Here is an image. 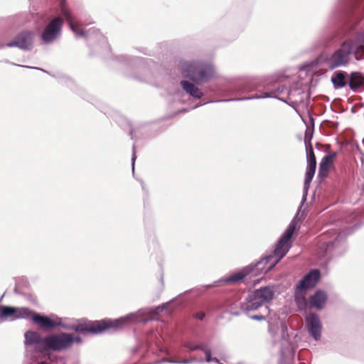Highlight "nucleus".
Segmentation results:
<instances>
[{"label": "nucleus", "mask_w": 364, "mask_h": 364, "mask_svg": "<svg viewBox=\"0 0 364 364\" xmlns=\"http://www.w3.org/2000/svg\"><path fill=\"white\" fill-rule=\"evenodd\" d=\"M360 0H340L335 15L338 19L356 14V8Z\"/></svg>", "instance_id": "nucleus-14"}, {"label": "nucleus", "mask_w": 364, "mask_h": 364, "mask_svg": "<svg viewBox=\"0 0 364 364\" xmlns=\"http://www.w3.org/2000/svg\"><path fill=\"white\" fill-rule=\"evenodd\" d=\"M306 329L309 335L316 341H318L321 338L322 323L318 315L311 312L305 318Z\"/></svg>", "instance_id": "nucleus-13"}, {"label": "nucleus", "mask_w": 364, "mask_h": 364, "mask_svg": "<svg viewBox=\"0 0 364 364\" xmlns=\"http://www.w3.org/2000/svg\"><path fill=\"white\" fill-rule=\"evenodd\" d=\"M6 63H10L11 65H16V66H20V67H23V68H31V69H36V70H41V71H43V72H46L42 68H36V67H30V66H26V65H17V64H15L14 63H10L9 60H6L5 61Z\"/></svg>", "instance_id": "nucleus-35"}, {"label": "nucleus", "mask_w": 364, "mask_h": 364, "mask_svg": "<svg viewBox=\"0 0 364 364\" xmlns=\"http://www.w3.org/2000/svg\"><path fill=\"white\" fill-rule=\"evenodd\" d=\"M134 77L139 80H141V81H145L146 80V77H136V76H134Z\"/></svg>", "instance_id": "nucleus-41"}, {"label": "nucleus", "mask_w": 364, "mask_h": 364, "mask_svg": "<svg viewBox=\"0 0 364 364\" xmlns=\"http://www.w3.org/2000/svg\"><path fill=\"white\" fill-rule=\"evenodd\" d=\"M313 137V130L307 129L305 132L304 144L305 147L307 149L309 146H312L311 141Z\"/></svg>", "instance_id": "nucleus-30"}, {"label": "nucleus", "mask_w": 364, "mask_h": 364, "mask_svg": "<svg viewBox=\"0 0 364 364\" xmlns=\"http://www.w3.org/2000/svg\"><path fill=\"white\" fill-rule=\"evenodd\" d=\"M248 275L254 277L252 267L249 265L243 267L240 272L232 274L231 276L225 278L220 279L213 282L214 285H223L225 284L234 283L242 280Z\"/></svg>", "instance_id": "nucleus-15"}, {"label": "nucleus", "mask_w": 364, "mask_h": 364, "mask_svg": "<svg viewBox=\"0 0 364 364\" xmlns=\"http://www.w3.org/2000/svg\"><path fill=\"white\" fill-rule=\"evenodd\" d=\"M299 221V213H296L276 243L273 252L263 256L257 262L250 264L252 267L254 277L261 274H265L270 272L285 257L290 249L289 241L291 238Z\"/></svg>", "instance_id": "nucleus-3"}, {"label": "nucleus", "mask_w": 364, "mask_h": 364, "mask_svg": "<svg viewBox=\"0 0 364 364\" xmlns=\"http://www.w3.org/2000/svg\"><path fill=\"white\" fill-rule=\"evenodd\" d=\"M274 289L269 286L260 287L250 293L245 301L234 302L229 306L230 314L233 316L247 315L256 321H267L269 333L274 338L277 333L273 326V319L276 314L266 305L274 296Z\"/></svg>", "instance_id": "nucleus-1"}, {"label": "nucleus", "mask_w": 364, "mask_h": 364, "mask_svg": "<svg viewBox=\"0 0 364 364\" xmlns=\"http://www.w3.org/2000/svg\"><path fill=\"white\" fill-rule=\"evenodd\" d=\"M133 132H134V130H133V129H131V130H130V135H131V138H132V139H133Z\"/></svg>", "instance_id": "nucleus-43"}, {"label": "nucleus", "mask_w": 364, "mask_h": 364, "mask_svg": "<svg viewBox=\"0 0 364 364\" xmlns=\"http://www.w3.org/2000/svg\"><path fill=\"white\" fill-rule=\"evenodd\" d=\"M63 19L60 16L53 18L44 28L41 38L45 44H50L58 39L62 33Z\"/></svg>", "instance_id": "nucleus-11"}, {"label": "nucleus", "mask_w": 364, "mask_h": 364, "mask_svg": "<svg viewBox=\"0 0 364 364\" xmlns=\"http://www.w3.org/2000/svg\"><path fill=\"white\" fill-rule=\"evenodd\" d=\"M287 92V87L285 85H279L277 86V87L271 90L270 91H266L262 95H255L251 97L221 100H218L217 102L245 101V100H255V99H265V98H275L280 101L285 102V100L279 97L277 95L286 93Z\"/></svg>", "instance_id": "nucleus-12"}, {"label": "nucleus", "mask_w": 364, "mask_h": 364, "mask_svg": "<svg viewBox=\"0 0 364 364\" xmlns=\"http://www.w3.org/2000/svg\"><path fill=\"white\" fill-rule=\"evenodd\" d=\"M198 348V350H202L203 353H205V350H209L210 348H208V346L205 343H200L198 345H196V348Z\"/></svg>", "instance_id": "nucleus-32"}, {"label": "nucleus", "mask_w": 364, "mask_h": 364, "mask_svg": "<svg viewBox=\"0 0 364 364\" xmlns=\"http://www.w3.org/2000/svg\"><path fill=\"white\" fill-rule=\"evenodd\" d=\"M306 289H300L296 284L294 297V301L299 307L304 306L306 304V299L304 293L303 292Z\"/></svg>", "instance_id": "nucleus-25"}, {"label": "nucleus", "mask_w": 364, "mask_h": 364, "mask_svg": "<svg viewBox=\"0 0 364 364\" xmlns=\"http://www.w3.org/2000/svg\"><path fill=\"white\" fill-rule=\"evenodd\" d=\"M35 34L31 31H23L18 33L14 39L8 43H3L0 42V49L5 47H16L24 51H29L33 49Z\"/></svg>", "instance_id": "nucleus-10"}, {"label": "nucleus", "mask_w": 364, "mask_h": 364, "mask_svg": "<svg viewBox=\"0 0 364 364\" xmlns=\"http://www.w3.org/2000/svg\"><path fill=\"white\" fill-rule=\"evenodd\" d=\"M183 346L187 348L189 352H193L194 350H198V348H195L196 346L193 345L191 342H185L183 343Z\"/></svg>", "instance_id": "nucleus-33"}, {"label": "nucleus", "mask_w": 364, "mask_h": 364, "mask_svg": "<svg viewBox=\"0 0 364 364\" xmlns=\"http://www.w3.org/2000/svg\"><path fill=\"white\" fill-rule=\"evenodd\" d=\"M163 361L168 363H173V364H190L192 363L197 362V359L195 358H191L189 359H181V360L163 358Z\"/></svg>", "instance_id": "nucleus-29"}, {"label": "nucleus", "mask_w": 364, "mask_h": 364, "mask_svg": "<svg viewBox=\"0 0 364 364\" xmlns=\"http://www.w3.org/2000/svg\"><path fill=\"white\" fill-rule=\"evenodd\" d=\"M204 353L205 355V361L207 363H211L212 362L211 359L213 358V357L211 355L212 353H211L210 349L209 350H205V353Z\"/></svg>", "instance_id": "nucleus-36"}, {"label": "nucleus", "mask_w": 364, "mask_h": 364, "mask_svg": "<svg viewBox=\"0 0 364 364\" xmlns=\"http://www.w3.org/2000/svg\"><path fill=\"white\" fill-rule=\"evenodd\" d=\"M321 278V272L319 269H314L309 271L297 284L301 289L307 290L316 285Z\"/></svg>", "instance_id": "nucleus-16"}, {"label": "nucleus", "mask_w": 364, "mask_h": 364, "mask_svg": "<svg viewBox=\"0 0 364 364\" xmlns=\"http://www.w3.org/2000/svg\"><path fill=\"white\" fill-rule=\"evenodd\" d=\"M307 166L316 168V159L312 146L306 149Z\"/></svg>", "instance_id": "nucleus-28"}, {"label": "nucleus", "mask_w": 364, "mask_h": 364, "mask_svg": "<svg viewBox=\"0 0 364 364\" xmlns=\"http://www.w3.org/2000/svg\"><path fill=\"white\" fill-rule=\"evenodd\" d=\"M276 345H277V342H276V341H275V340H274V341H272V346H276Z\"/></svg>", "instance_id": "nucleus-45"}, {"label": "nucleus", "mask_w": 364, "mask_h": 364, "mask_svg": "<svg viewBox=\"0 0 364 364\" xmlns=\"http://www.w3.org/2000/svg\"><path fill=\"white\" fill-rule=\"evenodd\" d=\"M193 316L196 319L202 321L205 318V314L204 312L200 311V312H196V313L193 314Z\"/></svg>", "instance_id": "nucleus-34"}, {"label": "nucleus", "mask_w": 364, "mask_h": 364, "mask_svg": "<svg viewBox=\"0 0 364 364\" xmlns=\"http://www.w3.org/2000/svg\"><path fill=\"white\" fill-rule=\"evenodd\" d=\"M181 85L183 90L193 98L200 99L203 96L200 89L188 80H181Z\"/></svg>", "instance_id": "nucleus-19"}, {"label": "nucleus", "mask_w": 364, "mask_h": 364, "mask_svg": "<svg viewBox=\"0 0 364 364\" xmlns=\"http://www.w3.org/2000/svg\"><path fill=\"white\" fill-rule=\"evenodd\" d=\"M281 331H282V333H288L287 325L284 322H282L281 323Z\"/></svg>", "instance_id": "nucleus-37"}, {"label": "nucleus", "mask_w": 364, "mask_h": 364, "mask_svg": "<svg viewBox=\"0 0 364 364\" xmlns=\"http://www.w3.org/2000/svg\"><path fill=\"white\" fill-rule=\"evenodd\" d=\"M24 344L26 346H34L36 352L43 353L50 351H62L70 347L74 343H81L82 339L80 336L61 333L42 337L34 331H27L24 333Z\"/></svg>", "instance_id": "nucleus-2"}, {"label": "nucleus", "mask_w": 364, "mask_h": 364, "mask_svg": "<svg viewBox=\"0 0 364 364\" xmlns=\"http://www.w3.org/2000/svg\"><path fill=\"white\" fill-rule=\"evenodd\" d=\"M171 301H168V302H166V303H164L162 304L161 305H159L161 309H162V310H165L168 308V306H169Z\"/></svg>", "instance_id": "nucleus-39"}, {"label": "nucleus", "mask_w": 364, "mask_h": 364, "mask_svg": "<svg viewBox=\"0 0 364 364\" xmlns=\"http://www.w3.org/2000/svg\"><path fill=\"white\" fill-rule=\"evenodd\" d=\"M256 89L255 80H247L240 83L237 90L242 92H252Z\"/></svg>", "instance_id": "nucleus-26"}, {"label": "nucleus", "mask_w": 364, "mask_h": 364, "mask_svg": "<svg viewBox=\"0 0 364 364\" xmlns=\"http://www.w3.org/2000/svg\"><path fill=\"white\" fill-rule=\"evenodd\" d=\"M161 311H163L162 309H161L160 306H158L153 309H141L136 312L128 314L113 321L114 329L120 328L132 321L135 323H146L153 320V317Z\"/></svg>", "instance_id": "nucleus-9"}, {"label": "nucleus", "mask_w": 364, "mask_h": 364, "mask_svg": "<svg viewBox=\"0 0 364 364\" xmlns=\"http://www.w3.org/2000/svg\"><path fill=\"white\" fill-rule=\"evenodd\" d=\"M351 56L358 61L364 59V30L343 41L340 47L331 55L326 64L330 70L346 67Z\"/></svg>", "instance_id": "nucleus-4"}, {"label": "nucleus", "mask_w": 364, "mask_h": 364, "mask_svg": "<svg viewBox=\"0 0 364 364\" xmlns=\"http://www.w3.org/2000/svg\"><path fill=\"white\" fill-rule=\"evenodd\" d=\"M136 147L135 145H133L132 147V173H134V163L136 161Z\"/></svg>", "instance_id": "nucleus-31"}, {"label": "nucleus", "mask_w": 364, "mask_h": 364, "mask_svg": "<svg viewBox=\"0 0 364 364\" xmlns=\"http://www.w3.org/2000/svg\"><path fill=\"white\" fill-rule=\"evenodd\" d=\"M256 283H259V280L257 279V282H254V284H255Z\"/></svg>", "instance_id": "nucleus-46"}, {"label": "nucleus", "mask_w": 364, "mask_h": 364, "mask_svg": "<svg viewBox=\"0 0 364 364\" xmlns=\"http://www.w3.org/2000/svg\"><path fill=\"white\" fill-rule=\"evenodd\" d=\"M211 360H212V362H214V363H216L218 364H223V363H220L219 360L215 357H213V358Z\"/></svg>", "instance_id": "nucleus-40"}, {"label": "nucleus", "mask_w": 364, "mask_h": 364, "mask_svg": "<svg viewBox=\"0 0 364 364\" xmlns=\"http://www.w3.org/2000/svg\"><path fill=\"white\" fill-rule=\"evenodd\" d=\"M199 107V105H196V107Z\"/></svg>", "instance_id": "nucleus-48"}, {"label": "nucleus", "mask_w": 364, "mask_h": 364, "mask_svg": "<svg viewBox=\"0 0 364 364\" xmlns=\"http://www.w3.org/2000/svg\"><path fill=\"white\" fill-rule=\"evenodd\" d=\"M289 337V336L288 333H282L281 338H282V342H288Z\"/></svg>", "instance_id": "nucleus-38"}, {"label": "nucleus", "mask_w": 364, "mask_h": 364, "mask_svg": "<svg viewBox=\"0 0 364 364\" xmlns=\"http://www.w3.org/2000/svg\"><path fill=\"white\" fill-rule=\"evenodd\" d=\"M213 286V284H208V285L205 286V289H209L210 287H211Z\"/></svg>", "instance_id": "nucleus-44"}, {"label": "nucleus", "mask_w": 364, "mask_h": 364, "mask_svg": "<svg viewBox=\"0 0 364 364\" xmlns=\"http://www.w3.org/2000/svg\"><path fill=\"white\" fill-rule=\"evenodd\" d=\"M346 73L342 70L336 72L331 77V82L335 89L343 88L346 85Z\"/></svg>", "instance_id": "nucleus-22"}, {"label": "nucleus", "mask_w": 364, "mask_h": 364, "mask_svg": "<svg viewBox=\"0 0 364 364\" xmlns=\"http://www.w3.org/2000/svg\"><path fill=\"white\" fill-rule=\"evenodd\" d=\"M337 156L336 152H331L323 157L318 168V176L323 177L327 175L328 164L331 163Z\"/></svg>", "instance_id": "nucleus-20"}, {"label": "nucleus", "mask_w": 364, "mask_h": 364, "mask_svg": "<svg viewBox=\"0 0 364 364\" xmlns=\"http://www.w3.org/2000/svg\"><path fill=\"white\" fill-rule=\"evenodd\" d=\"M119 63H122L127 66H132L136 64L141 63L144 61L143 58L134 57L129 58L127 55L118 56L116 58Z\"/></svg>", "instance_id": "nucleus-24"}, {"label": "nucleus", "mask_w": 364, "mask_h": 364, "mask_svg": "<svg viewBox=\"0 0 364 364\" xmlns=\"http://www.w3.org/2000/svg\"><path fill=\"white\" fill-rule=\"evenodd\" d=\"M327 300V294L323 290H317L309 297V303L311 308L322 309Z\"/></svg>", "instance_id": "nucleus-18"}, {"label": "nucleus", "mask_w": 364, "mask_h": 364, "mask_svg": "<svg viewBox=\"0 0 364 364\" xmlns=\"http://www.w3.org/2000/svg\"><path fill=\"white\" fill-rule=\"evenodd\" d=\"M15 311V306L0 305V318L4 321L7 318H11V320L14 321Z\"/></svg>", "instance_id": "nucleus-23"}, {"label": "nucleus", "mask_w": 364, "mask_h": 364, "mask_svg": "<svg viewBox=\"0 0 364 364\" xmlns=\"http://www.w3.org/2000/svg\"><path fill=\"white\" fill-rule=\"evenodd\" d=\"M183 75L196 83L208 82L214 76V68L210 63L202 60H181Z\"/></svg>", "instance_id": "nucleus-7"}, {"label": "nucleus", "mask_w": 364, "mask_h": 364, "mask_svg": "<svg viewBox=\"0 0 364 364\" xmlns=\"http://www.w3.org/2000/svg\"><path fill=\"white\" fill-rule=\"evenodd\" d=\"M140 183H141V185L142 189H143L144 191H145V187H144V181L141 180V181H140Z\"/></svg>", "instance_id": "nucleus-42"}, {"label": "nucleus", "mask_w": 364, "mask_h": 364, "mask_svg": "<svg viewBox=\"0 0 364 364\" xmlns=\"http://www.w3.org/2000/svg\"><path fill=\"white\" fill-rule=\"evenodd\" d=\"M315 171H316V168L311 167V166L306 167L305 179H304V183L303 197H302V200L301 201V204H300V206H299L298 212H297V213H299V212H300L303 205L304 204V203L306 200L308 191H309V188L310 186V183H311V181L314 178V176L315 174ZM304 218H305V215H304V213H302L300 216L299 215V220L304 219Z\"/></svg>", "instance_id": "nucleus-17"}, {"label": "nucleus", "mask_w": 364, "mask_h": 364, "mask_svg": "<svg viewBox=\"0 0 364 364\" xmlns=\"http://www.w3.org/2000/svg\"><path fill=\"white\" fill-rule=\"evenodd\" d=\"M60 14L65 18L70 30L74 33L76 38H84L87 40L92 38L97 41L105 40L104 36L97 28L92 27L88 29H85L82 25L75 24L73 14L63 3L60 6Z\"/></svg>", "instance_id": "nucleus-8"}, {"label": "nucleus", "mask_w": 364, "mask_h": 364, "mask_svg": "<svg viewBox=\"0 0 364 364\" xmlns=\"http://www.w3.org/2000/svg\"><path fill=\"white\" fill-rule=\"evenodd\" d=\"M33 323L45 330L61 327L64 330L74 331L84 334L87 333H99L109 328H114V322L112 320L95 321H92L89 326H84L78 323H65L63 318L55 315H51L50 317L46 315L36 314L33 317Z\"/></svg>", "instance_id": "nucleus-5"}, {"label": "nucleus", "mask_w": 364, "mask_h": 364, "mask_svg": "<svg viewBox=\"0 0 364 364\" xmlns=\"http://www.w3.org/2000/svg\"><path fill=\"white\" fill-rule=\"evenodd\" d=\"M358 77H362L361 74L359 73H352L350 74V81L349 82V87L350 90L353 91H356L358 88L363 85V80L358 81H353V79Z\"/></svg>", "instance_id": "nucleus-27"}, {"label": "nucleus", "mask_w": 364, "mask_h": 364, "mask_svg": "<svg viewBox=\"0 0 364 364\" xmlns=\"http://www.w3.org/2000/svg\"><path fill=\"white\" fill-rule=\"evenodd\" d=\"M311 121L312 123H314V119L312 117L311 118Z\"/></svg>", "instance_id": "nucleus-47"}, {"label": "nucleus", "mask_w": 364, "mask_h": 364, "mask_svg": "<svg viewBox=\"0 0 364 364\" xmlns=\"http://www.w3.org/2000/svg\"><path fill=\"white\" fill-rule=\"evenodd\" d=\"M36 314H39L31 311L27 307H16L14 320L31 318V320L33 321V317Z\"/></svg>", "instance_id": "nucleus-21"}, {"label": "nucleus", "mask_w": 364, "mask_h": 364, "mask_svg": "<svg viewBox=\"0 0 364 364\" xmlns=\"http://www.w3.org/2000/svg\"><path fill=\"white\" fill-rule=\"evenodd\" d=\"M347 231L345 230L338 232L336 230H331L326 232L320 240V257L331 258L342 255L346 250Z\"/></svg>", "instance_id": "nucleus-6"}]
</instances>
